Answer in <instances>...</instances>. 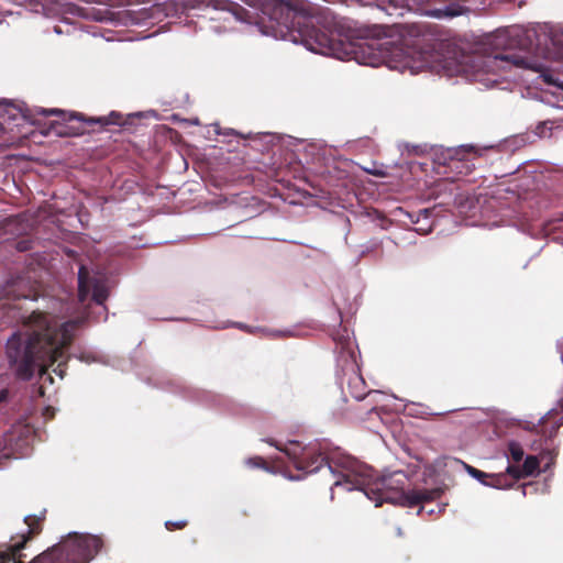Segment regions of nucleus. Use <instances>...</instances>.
Returning a JSON list of instances; mask_svg holds the SVG:
<instances>
[{
    "label": "nucleus",
    "instance_id": "f257e3e1",
    "mask_svg": "<svg viewBox=\"0 0 563 563\" xmlns=\"http://www.w3.org/2000/svg\"><path fill=\"white\" fill-rule=\"evenodd\" d=\"M282 40L302 44L308 51L331 56L341 60H355L360 65L377 67L385 64L388 68L415 75L423 69L444 71L449 76L463 74L467 78L484 80L483 75L527 68L540 70L538 63L528 62L516 55H494L475 58L459 52L455 47L445 46L441 51L418 52L410 47L391 45L375 38H357L344 41L341 35L325 32L305 24L297 33L289 36L282 34Z\"/></svg>",
    "mask_w": 563,
    "mask_h": 563
},
{
    "label": "nucleus",
    "instance_id": "f03ea898",
    "mask_svg": "<svg viewBox=\"0 0 563 563\" xmlns=\"http://www.w3.org/2000/svg\"><path fill=\"white\" fill-rule=\"evenodd\" d=\"M26 323L33 327V333L25 339L13 333L7 341V355L20 378L29 379L38 371L42 378L52 383L51 376L45 377V368L63 356L76 323L64 322L57 328V321L40 312H33Z\"/></svg>",
    "mask_w": 563,
    "mask_h": 563
},
{
    "label": "nucleus",
    "instance_id": "7ed1b4c3",
    "mask_svg": "<svg viewBox=\"0 0 563 563\" xmlns=\"http://www.w3.org/2000/svg\"><path fill=\"white\" fill-rule=\"evenodd\" d=\"M330 470L335 477L334 487H341L346 492L358 490L364 498L373 501L375 507L384 501L396 503L390 494V489L394 488L390 476L374 478L371 467L355 460H346L338 468Z\"/></svg>",
    "mask_w": 563,
    "mask_h": 563
},
{
    "label": "nucleus",
    "instance_id": "20e7f679",
    "mask_svg": "<svg viewBox=\"0 0 563 563\" xmlns=\"http://www.w3.org/2000/svg\"><path fill=\"white\" fill-rule=\"evenodd\" d=\"M88 556L81 540L55 545L38 555L33 563H87Z\"/></svg>",
    "mask_w": 563,
    "mask_h": 563
},
{
    "label": "nucleus",
    "instance_id": "39448f33",
    "mask_svg": "<svg viewBox=\"0 0 563 563\" xmlns=\"http://www.w3.org/2000/svg\"><path fill=\"white\" fill-rule=\"evenodd\" d=\"M78 296L84 301L90 289L92 290V299L96 303L102 306L108 297V288L106 284L97 278H91L86 267H80L78 271Z\"/></svg>",
    "mask_w": 563,
    "mask_h": 563
},
{
    "label": "nucleus",
    "instance_id": "423d86ee",
    "mask_svg": "<svg viewBox=\"0 0 563 563\" xmlns=\"http://www.w3.org/2000/svg\"><path fill=\"white\" fill-rule=\"evenodd\" d=\"M432 499L431 493H421V492H409L407 494H402L397 501L406 506H416L423 500Z\"/></svg>",
    "mask_w": 563,
    "mask_h": 563
},
{
    "label": "nucleus",
    "instance_id": "0eeeda50",
    "mask_svg": "<svg viewBox=\"0 0 563 563\" xmlns=\"http://www.w3.org/2000/svg\"><path fill=\"white\" fill-rule=\"evenodd\" d=\"M542 77L553 87L550 93L554 98V101L551 102V104L563 109V85L553 82L550 76L543 75Z\"/></svg>",
    "mask_w": 563,
    "mask_h": 563
},
{
    "label": "nucleus",
    "instance_id": "6e6552de",
    "mask_svg": "<svg viewBox=\"0 0 563 563\" xmlns=\"http://www.w3.org/2000/svg\"><path fill=\"white\" fill-rule=\"evenodd\" d=\"M539 468V461L536 456H527L523 463L522 473L525 476L534 474Z\"/></svg>",
    "mask_w": 563,
    "mask_h": 563
},
{
    "label": "nucleus",
    "instance_id": "1a4fd4ad",
    "mask_svg": "<svg viewBox=\"0 0 563 563\" xmlns=\"http://www.w3.org/2000/svg\"><path fill=\"white\" fill-rule=\"evenodd\" d=\"M428 16L442 19L444 16L453 18L460 14L459 11L453 10L451 8H446L444 10H431L426 13Z\"/></svg>",
    "mask_w": 563,
    "mask_h": 563
},
{
    "label": "nucleus",
    "instance_id": "9d476101",
    "mask_svg": "<svg viewBox=\"0 0 563 563\" xmlns=\"http://www.w3.org/2000/svg\"><path fill=\"white\" fill-rule=\"evenodd\" d=\"M463 466L465 467V470L467 471V473L475 479H477L478 482H481L482 484L486 485V483L484 482V478L487 477V474L482 472V471H478L465 463H462Z\"/></svg>",
    "mask_w": 563,
    "mask_h": 563
},
{
    "label": "nucleus",
    "instance_id": "9b49d317",
    "mask_svg": "<svg viewBox=\"0 0 563 563\" xmlns=\"http://www.w3.org/2000/svg\"><path fill=\"white\" fill-rule=\"evenodd\" d=\"M509 451L515 462H519L523 457V451L517 443H511L509 445Z\"/></svg>",
    "mask_w": 563,
    "mask_h": 563
},
{
    "label": "nucleus",
    "instance_id": "f8f14e48",
    "mask_svg": "<svg viewBox=\"0 0 563 563\" xmlns=\"http://www.w3.org/2000/svg\"><path fill=\"white\" fill-rule=\"evenodd\" d=\"M246 465L250 467H263V459L262 457H251L245 461Z\"/></svg>",
    "mask_w": 563,
    "mask_h": 563
},
{
    "label": "nucleus",
    "instance_id": "ddd939ff",
    "mask_svg": "<svg viewBox=\"0 0 563 563\" xmlns=\"http://www.w3.org/2000/svg\"><path fill=\"white\" fill-rule=\"evenodd\" d=\"M507 473L510 474L511 476H514L515 478H520V477L525 476L522 473V470H519L515 466H508Z\"/></svg>",
    "mask_w": 563,
    "mask_h": 563
},
{
    "label": "nucleus",
    "instance_id": "4468645a",
    "mask_svg": "<svg viewBox=\"0 0 563 563\" xmlns=\"http://www.w3.org/2000/svg\"><path fill=\"white\" fill-rule=\"evenodd\" d=\"M184 525H185L184 520H180V521H170V520H168V521L165 522L166 528L169 529V530L173 529V528H181V527H184Z\"/></svg>",
    "mask_w": 563,
    "mask_h": 563
},
{
    "label": "nucleus",
    "instance_id": "2eb2a0df",
    "mask_svg": "<svg viewBox=\"0 0 563 563\" xmlns=\"http://www.w3.org/2000/svg\"><path fill=\"white\" fill-rule=\"evenodd\" d=\"M36 113L43 114V115H52V114H59L62 113L58 109H40L36 111Z\"/></svg>",
    "mask_w": 563,
    "mask_h": 563
},
{
    "label": "nucleus",
    "instance_id": "dca6fc26",
    "mask_svg": "<svg viewBox=\"0 0 563 563\" xmlns=\"http://www.w3.org/2000/svg\"><path fill=\"white\" fill-rule=\"evenodd\" d=\"M460 148L462 151L470 152V151L474 150V146L473 145H462V146H460Z\"/></svg>",
    "mask_w": 563,
    "mask_h": 563
},
{
    "label": "nucleus",
    "instance_id": "f3484780",
    "mask_svg": "<svg viewBox=\"0 0 563 563\" xmlns=\"http://www.w3.org/2000/svg\"><path fill=\"white\" fill-rule=\"evenodd\" d=\"M54 373H56L60 378H63V371L60 369V364L54 369Z\"/></svg>",
    "mask_w": 563,
    "mask_h": 563
},
{
    "label": "nucleus",
    "instance_id": "a211bd4d",
    "mask_svg": "<svg viewBox=\"0 0 563 563\" xmlns=\"http://www.w3.org/2000/svg\"><path fill=\"white\" fill-rule=\"evenodd\" d=\"M21 548H22V544H16V545H14V550H15V551H19Z\"/></svg>",
    "mask_w": 563,
    "mask_h": 563
},
{
    "label": "nucleus",
    "instance_id": "6ab92c4d",
    "mask_svg": "<svg viewBox=\"0 0 563 563\" xmlns=\"http://www.w3.org/2000/svg\"><path fill=\"white\" fill-rule=\"evenodd\" d=\"M96 121H97V122H103V120H102V119H97ZM104 122H106V123H108V121H106V120H104Z\"/></svg>",
    "mask_w": 563,
    "mask_h": 563
}]
</instances>
